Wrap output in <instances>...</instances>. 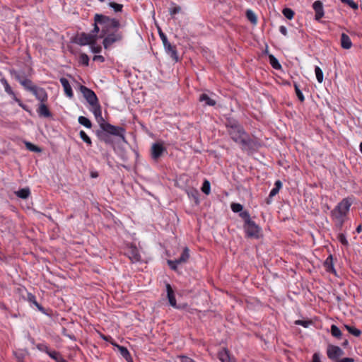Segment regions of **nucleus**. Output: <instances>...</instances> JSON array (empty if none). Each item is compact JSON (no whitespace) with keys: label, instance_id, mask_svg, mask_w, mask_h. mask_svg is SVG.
Here are the masks:
<instances>
[{"label":"nucleus","instance_id":"393cba45","mask_svg":"<svg viewBox=\"0 0 362 362\" xmlns=\"http://www.w3.org/2000/svg\"><path fill=\"white\" fill-rule=\"evenodd\" d=\"M324 266L326 270L329 272H334V268L333 265V258L332 255H329L324 262Z\"/></svg>","mask_w":362,"mask_h":362},{"label":"nucleus","instance_id":"09e8293b","mask_svg":"<svg viewBox=\"0 0 362 362\" xmlns=\"http://www.w3.org/2000/svg\"><path fill=\"white\" fill-rule=\"evenodd\" d=\"M91 49L94 53H99L102 50V47L100 45H96V42L95 44L90 45Z\"/></svg>","mask_w":362,"mask_h":362},{"label":"nucleus","instance_id":"7c9ffc66","mask_svg":"<svg viewBox=\"0 0 362 362\" xmlns=\"http://www.w3.org/2000/svg\"><path fill=\"white\" fill-rule=\"evenodd\" d=\"M282 13L286 18L289 20H291L294 16V11L290 8H284L282 11Z\"/></svg>","mask_w":362,"mask_h":362},{"label":"nucleus","instance_id":"0e129e2a","mask_svg":"<svg viewBox=\"0 0 362 362\" xmlns=\"http://www.w3.org/2000/svg\"><path fill=\"white\" fill-rule=\"evenodd\" d=\"M349 344V341L347 339H346L343 343H342V346L346 347V346H348Z\"/></svg>","mask_w":362,"mask_h":362},{"label":"nucleus","instance_id":"bb28decb","mask_svg":"<svg viewBox=\"0 0 362 362\" xmlns=\"http://www.w3.org/2000/svg\"><path fill=\"white\" fill-rule=\"evenodd\" d=\"M346 329L354 337H359L361 334V331L356 327L348 325H344Z\"/></svg>","mask_w":362,"mask_h":362},{"label":"nucleus","instance_id":"864d4df0","mask_svg":"<svg viewBox=\"0 0 362 362\" xmlns=\"http://www.w3.org/2000/svg\"><path fill=\"white\" fill-rule=\"evenodd\" d=\"M279 190L275 187H274L271 191H270V193H269V198H272L273 197H274L275 195H276L278 193H279Z\"/></svg>","mask_w":362,"mask_h":362},{"label":"nucleus","instance_id":"7ed1b4c3","mask_svg":"<svg viewBox=\"0 0 362 362\" xmlns=\"http://www.w3.org/2000/svg\"><path fill=\"white\" fill-rule=\"evenodd\" d=\"M100 129L98 131V139L106 144H112V140L110 135L119 136L123 141H125V129L120 127L112 125L103 119L100 124Z\"/></svg>","mask_w":362,"mask_h":362},{"label":"nucleus","instance_id":"0eeeda50","mask_svg":"<svg viewBox=\"0 0 362 362\" xmlns=\"http://www.w3.org/2000/svg\"><path fill=\"white\" fill-rule=\"evenodd\" d=\"M189 258V250L187 247H185L180 257L175 260H168V264L174 271H176L178 265L185 264Z\"/></svg>","mask_w":362,"mask_h":362},{"label":"nucleus","instance_id":"603ef678","mask_svg":"<svg viewBox=\"0 0 362 362\" xmlns=\"http://www.w3.org/2000/svg\"><path fill=\"white\" fill-rule=\"evenodd\" d=\"M311 362H322L320 358V355L318 353H315L313 356Z\"/></svg>","mask_w":362,"mask_h":362},{"label":"nucleus","instance_id":"e2e57ef3","mask_svg":"<svg viewBox=\"0 0 362 362\" xmlns=\"http://www.w3.org/2000/svg\"><path fill=\"white\" fill-rule=\"evenodd\" d=\"M356 232H357L358 233H361V230H362V227H361V225H359V226L356 228Z\"/></svg>","mask_w":362,"mask_h":362},{"label":"nucleus","instance_id":"c85d7f7f","mask_svg":"<svg viewBox=\"0 0 362 362\" xmlns=\"http://www.w3.org/2000/svg\"><path fill=\"white\" fill-rule=\"evenodd\" d=\"M269 63L271 66L275 69H280L281 68V65L279 62L278 59L272 54L269 56Z\"/></svg>","mask_w":362,"mask_h":362},{"label":"nucleus","instance_id":"f8f14e48","mask_svg":"<svg viewBox=\"0 0 362 362\" xmlns=\"http://www.w3.org/2000/svg\"><path fill=\"white\" fill-rule=\"evenodd\" d=\"M125 254L132 262H137L141 259L139 250L135 246L131 245L128 247L125 251Z\"/></svg>","mask_w":362,"mask_h":362},{"label":"nucleus","instance_id":"473e14b6","mask_svg":"<svg viewBox=\"0 0 362 362\" xmlns=\"http://www.w3.org/2000/svg\"><path fill=\"white\" fill-rule=\"evenodd\" d=\"M78 122L81 124L83 125L84 127H86L87 128H90L91 127V122H90V121L88 118H86V117H85L83 116H80L78 117Z\"/></svg>","mask_w":362,"mask_h":362},{"label":"nucleus","instance_id":"680f3d73","mask_svg":"<svg viewBox=\"0 0 362 362\" xmlns=\"http://www.w3.org/2000/svg\"><path fill=\"white\" fill-rule=\"evenodd\" d=\"M90 176L93 178H95L98 176V173L97 172H91Z\"/></svg>","mask_w":362,"mask_h":362},{"label":"nucleus","instance_id":"f03ea898","mask_svg":"<svg viewBox=\"0 0 362 362\" xmlns=\"http://www.w3.org/2000/svg\"><path fill=\"white\" fill-rule=\"evenodd\" d=\"M226 127L231 139L239 144L243 150H252V148L256 146V142L251 139L243 126L235 119L230 117L227 118Z\"/></svg>","mask_w":362,"mask_h":362},{"label":"nucleus","instance_id":"f3484780","mask_svg":"<svg viewBox=\"0 0 362 362\" xmlns=\"http://www.w3.org/2000/svg\"><path fill=\"white\" fill-rule=\"evenodd\" d=\"M62 86L64 88V90L65 94L70 98L74 96L72 88L69 84V81L66 78H61L59 79Z\"/></svg>","mask_w":362,"mask_h":362},{"label":"nucleus","instance_id":"338daca9","mask_svg":"<svg viewBox=\"0 0 362 362\" xmlns=\"http://www.w3.org/2000/svg\"><path fill=\"white\" fill-rule=\"evenodd\" d=\"M43 116H45V117H49V116H51L52 115H48V114H46V115H42Z\"/></svg>","mask_w":362,"mask_h":362},{"label":"nucleus","instance_id":"2f4dec72","mask_svg":"<svg viewBox=\"0 0 362 362\" xmlns=\"http://www.w3.org/2000/svg\"><path fill=\"white\" fill-rule=\"evenodd\" d=\"M246 16L252 23L255 24L257 23V16L252 11L247 10L246 11Z\"/></svg>","mask_w":362,"mask_h":362},{"label":"nucleus","instance_id":"8fccbe9b","mask_svg":"<svg viewBox=\"0 0 362 362\" xmlns=\"http://www.w3.org/2000/svg\"><path fill=\"white\" fill-rule=\"evenodd\" d=\"M181 11V8L179 6H175L170 9V15H175L178 13H180Z\"/></svg>","mask_w":362,"mask_h":362},{"label":"nucleus","instance_id":"6e6d98bb","mask_svg":"<svg viewBox=\"0 0 362 362\" xmlns=\"http://www.w3.org/2000/svg\"><path fill=\"white\" fill-rule=\"evenodd\" d=\"M354 359L353 358H341V359H338L337 361L335 362H354Z\"/></svg>","mask_w":362,"mask_h":362},{"label":"nucleus","instance_id":"58836bf2","mask_svg":"<svg viewBox=\"0 0 362 362\" xmlns=\"http://www.w3.org/2000/svg\"><path fill=\"white\" fill-rule=\"evenodd\" d=\"M240 216L244 219L245 221V224L252 221L251 218H250V214L248 211H242L240 213Z\"/></svg>","mask_w":362,"mask_h":362},{"label":"nucleus","instance_id":"412c9836","mask_svg":"<svg viewBox=\"0 0 362 362\" xmlns=\"http://www.w3.org/2000/svg\"><path fill=\"white\" fill-rule=\"evenodd\" d=\"M0 81L1 83V84L4 86V89H5V91L10 95H11L13 97V98L17 101H19L14 92L13 91L11 87L10 86V85L8 84L7 80L5 78H2L0 79Z\"/></svg>","mask_w":362,"mask_h":362},{"label":"nucleus","instance_id":"39448f33","mask_svg":"<svg viewBox=\"0 0 362 362\" xmlns=\"http://www.w3.org/2000/svg\"><path fill=\"white\" fill-rule=\"evenodd\" d=\"M80 90L89 105L92 107L93 113H101L100 106L98 104L95 93L85 86H80Z\"/></svg>","mask_w":362,"mask_h":362},{"label":"nucleus","instance_id":"dca6fc26","mask_svg":"<svg viewBox=\"0 0 362 362\" xmlns=\"http://www.w3.org/2000/svg\"><path fill=\"white\" fill-rule=\"evenodd\" d=\"M199 101L202 104V106H214L216 105V100L211 98L206 93H202L199 95Z\"/></svg>","mask_w":362,"mask_h":362},{"label":"nucleus","instance_id":"ddd939ff","mask_svg":"<svg viewBox=\"0 0 362 362\" xmlns=\"http://www.w3.org/2000/svg\"><path fill=\"white\" fill-rule=\"evenodd\" d=\"M32 69H30L28 74H26L25 71L21 70L17 71L15 69H11L10 74L12 76L15 78L16 81H18L19 83H21V81H23V79H25L26 78L32 75Z\"/></svg>","mask_w":362,"mask_h":362},{"label":"nucleus","instance_id":"a18cd8bd","mask_svg":"<svg viewBox=\"0 0 362 362\" xmlns=\"http://www.w3.org/2000/svg\"><path fill=\"white\" fill-rule=\"evenodd\" d=\"M339 241L344 245L347 246L349 245L348 240L344 233H339L337 237Z\"/></svg>","mask_w":362,"mask_h":362},{"label":"nucleus","instance_id":"a19ab883","mask_svg":"<svg viewBox=\"0 0 362 362\" xmlns=\"http://www.w3.org/2000/svg\"><path fill=\"white\" fill-rule=\"evenodd\" d=\"M81 139L86 142L88 145H91L92 142L89 136L86 134V132L81 130L79 133Z\"/></svg>","mask_w":362,"mask_h":362},{"label":"nucleus","instance_id":"5701e85b","mask_svg":"<svg viewBox=\"0 0 362 362\" xmlns=\"http://www.w3.org/2000/svg\"><path fill=\"white\" fill-rule=\"evenodd\" d=\"M117 347L121 356L123 358H124L128 362H131L132 357L128 349L126 347L119 345H117Z\"/></svg>","mask_w":362,"mask_h":362},{"label":"nucleus","instance_id":"6e6552de","mask_svg":"<svg viewBox=\"0 0 362 362\" xmlns=\"http://www.w3.org/2000/svg\"><path fill=\"white\" fill-rule=\"evenodd\" d=\"M244 230L247 237L259 238L261 228L255 223V221H252L244 224Z\"/></svg>","mask_w":362,"mask_h":362},{"label":"nucleus","instance_id":"774afa93","mask_svg":"<svg viewBox=\"0 0 362 362\" xmlns=\"http://www.w3.org/2000/svg\"><path fill=\"white\" fill-rule=\"evenodd\" d=\"M23 109H24L25 111H28V109H26L25 106H23Z\"/></svg>","mask_w":362,"mask_h":362},{"label":"nucleus","instance_id":"cd10ccee","mask_svg":"<svg viewBox=\"0 0 362 362\" xmlns=\"http://www.w3.org/2000/svg\"><path fill=\"white\" fill-rule=\"evenodd\" d=\"M330 332H331L332 335L337 339H339L342 337V333H341V330L335 325H332Z\"/></svg>","mask_w":362,"mask_h":362},{"label":"nucleus","instance_id":"1a4fd4ad","mask_svg":"<svg viewBox=\"0 0 362 362\" xmlns=\"http://www.w3.org/2000/svg\"><path fill=\"white\" fill-rule=\"evenodd\" d=\"M96 42V37L95 35L81 33L75 40V42L81 46L87 45L95 44Z\"/></svg>","mask_w":362,"mask_h":362},{"label":"nucleus","instance_id":"e433bc0d","mask_svg":"<svg viewBox=\"0 0 362 362\" xmlns=\"http://www.w3.org/2000/svg\"><path fill=\"white\" fill-rule=\"evenodd\" d=\"M294 88H295V92H296V94L298 100L300 102H303L305 100L302 91L300 90L299 86L296 83H294Z\"/></svg>","mask_w":362,"mask_h":362},{"label":"nucleus","instance_id":"bf43d9fd","mask_svg":"<svg viewBox=\"0 0 362 362\" xmlns=\"http://www.w3.org/2000/svg\"><path fill=\"white\" fill-rule=\"evenodd\" d=\"M280 33L284 35V36L287 35V29L285 26H281L279 28Z\"/></svg>","mask_w":362,"mask_h":362},{"label":"nucleus","instance_id":"9d476101","mask_svg":"<svg viewBox=\"0 0 362 362\" xmlns=\"http://www.w3.org/2000/svg\"><path fill=\"white\" fill-rule=\"evenodd\" d=\"M327 357L334 361H337L344 354V351L337 346L329 344L327 349Z\"/></svg>","mask_w":362,"mask_h":362},{"label":"nucleus","instance_id":"423d86ee","mask_svg":"<svg viewBox=\"0 0 362 362\" xmlns=\"http://www.w3.org/2000/svg\"><path fill=\"white\" fill-rule=\"evenodd\" d=\"M31 93L40 102L37 109V113H50L45 103L48 98L46 90L43 88L36 86Z\"/></svg>","mask_w":362,"mask_h":362},{"label":"nucleus","instance_id":"a211bd4d","mask_svg":"<svg viewBox=\"0 0 362 362\" xmlns=\"http://www.w3.org/2000/svg\"><path fill=\"white\" fill-rule=\"evenodd\" d=\"M167 296L169 303L171 306L177 308L175 296L171 286L168 284H166Z\"/></svg>","mask_w":362,"mask_h":362},{"label":"nucleus","instance_id":"2eb2a0df","mask_svg":"<svg viewBox=\"0 0 362 362\" xmlns=\"http://www.w3.org/2000/svg\"><path fill=\"white\" fill-rule=\"evenodd\" d=\"M313 8L315 12V19L320 21L324 16L322 3L320 1H315L313 4Z\"/></svg>","mask_w":362,"mask_h":362},{"label":"nucleus","instance_id":"c03bdc74","mask_svg":"<svg viewBox=\"0 0 362 362\" xmlns=\"http://www.w3.org/2000/svg\"><path fill=\"white\" fill-rule=\"evenodd\" d=\"M14 354L18 362H23L25 356V353L23 351H16L14 352Z\"/></svg>","mask_w":362,"mask_h":362},{"label":"nucleus","instance_id":"49530a36","mask_svg":"<svg viewBox=\"0 0 362 362\" xmlns=\"http://www.w3.org/2000/svg\"><path fill=\"white\" fill-rule=\"evenodd\" d=\"M36 347L39 351L45 352L46 354L49 351L48 346L45 344H38Z\"/></svg>","mask_w":362,"mask_h":362},{"label":"nucleus","instance_id":"f257e3e1","mask_svg":"<svg viewBox=\"0 0 362 362\" xmlns=\"http://www.w3.org/2000/svg\"><path fill=\"white\" fill-rule=\"evenodd\" d=\"M94 28L90 34L95 35L97 37V34L100 32L99 37L103 38V45L105 49L123 40L124 35L119 30L121 24L119 20L96 13L94 16Z\"/></svg>","mask_w":362,"mask_h":362},{"label":"nucleus","instance_id":"c9c22d12","mask_svg":"<svg viewBox=\"0 0 362 362\" xmlns=\"http://www.w3.org/2000/svg\"><path fill=\"white\" fill-rule=\"evenodd\" d=\"M79 63L84 66H88V64H89L88 56L85 53H81L79 56Z\"/></svg>","mask_w":362,"mask_h":362},{"label":"nucleus","instance_id":"5fc2aeb1","mask_svg":"<svg viewBox=\"0 0 362 362\" xmlns=\"http://www.w3.org/2000/svg\"><path fill=\"white\" fill-rule=\"evenodd\" d=\"M93 61H98V62H105V58L102 55H95L93 57Z\"/></svg>","mask_w":362,"mask_h":362},{"label":"nucleus","instance_id":"4c0bfd02","mask_svg":"<svg viewBox=\"0 0 362 362\" xmlns=\"http://www.w3.org/2000/svg\"><path fill=\"white\" fill-rule=\"evenodd\" d=\"M202 191L206 194H209L211 192V185L210 182L208 180H204L202 187Z\"/></svg>","mask_w":362,"mask_h":362},{"label":"nucleus","instance_id":"c756f323","mask_svg":"<svg viewBox=\"0 0 362 362\" xmlns=\"http://www.w3.org/2000/svg\"><path fill=\"white\" fill-rule=\"evenodd\" d=\"M30 190L28 188L21 189L16 192V195L22 199H26L30 195Z\"/></svg>","mask_w":362,"mask_h":362},{"label":"nucleus","instance_id":"4468645a","mask_svg":"<svg viewBox=\"0 0 362 362\" xmlns=\"http://www.w3.org/2000/svg\"><path fill=\"white\" fill-rule=\"evenodd\" d=\"M165 52L171 57L175 62L179 61V56L175 45H172L170 42L164 46Z\"/></svg>","mask_w":362,"mask_h":362},{"label":"nucleus","instance_id":"b1692460","mask_svg":"<svg viewBox=\"0 0 362 362\" xmlns=\"http://www.w3.org/2000/svg\"><path fill=\"white\" fill-rule=\"evenodd\" d=\"M218 358L222 362H234L230 357L228 351L223 349L218 353Z\"/></svg>","mask_w":362,"mask_h":362},{"label":"nucleus","instance_id":"20e7f679","mask_svg":"<svg viewBox=\"0 0 362 362\" xmlns=\"http://www.w3.org/2000/svg\"><path fill=\"white\" fill-rule=\"evenodd\" d=\"M351 202L346 198L343 199L331 211V217L336 228L341 230L350 210Z\"/></svg>","mask_w":362,"mask_h":362},{"label":"nucleus","instance_id":"3c124183","mask_svg":"<svg viewBox=\"0 0 362 362\" xmlns=\"http://www.w3.org/2000/svg\"><path fill=\"white\" fill-rule=\"evenodd\" d=\"M26 146H27L28 148L32 151H35V152L40 151V149L37 146H36L30 143H27Z\"/></svg>","mask_w":362,"mask_h":362},{"label":"nucleus","instance_id":"9b49d317","mask_svg":"<svg viewBox=\"0 0 362 362\" xmlns=\"http://www.w3.org/2000/svg\"><path fill=\"white\" fill-rule=\"evenodd\" d=\"M164 151H165V148L163 146L162 144H153L151 148V156L152 159L157 160L162 156Z\"/></svg>","mask_w":362,"mask_h":362},{"label":"nucleus","instance_id":"052dcab7","mask_svg":"<svg viewBox=\"0 0 362 362\" xmlns=\"http://www.w3.org/2000/svg\"><path fill=\"white\" fill-rule=\"evenodd\" d=\"M282 187V183L280 180H276L274 184V187L280 190Z\"/></svg>","mask_w":362,"mask_h":362},{"label":"nucleus","instance_id":"de8ad7c7","mask_svg":"<svg viewBox=\"0 0 362 362\" xmlns=\"http://www.w3.org/2000/svg\"><path fill=\"white\" fill-rule=\"evenodd\" d=\"M159 36L163 42V46H165L170 42L168 40L167 36L160 30Z\"/></svg>","mask_w":362,"mask_h":362},{"label":"nucleus","instance_id":"ea45409f","mask_svg":"<svg viewBox=\"0 0 362 362\" xmlns=\"http://www.w3.org/2000/svg\"><path fill=\"white\" fill-rule=\"evenodd\" d=\"M110 7L113 8L115 12H121L122 11L123 5L115 2L109 3Z\"/></svg>","mask_w":362,"mask_h":362},{"label":"nucleus","instance_id":"a878e982","mask_svg":"<svg viewBox=\"0 0 362 362\" xmlns=\"http://www.w3.org/2000/svg\"><path fill=\"white\" fill-rule=\"evenodd\" d=\"M28 300L33 303L40 311L45 313L44 308L42 305H40L36 300V298L32 293L28 294Z\"/></svg>","mask_w":362,"mask_h":362},{"label":"nucleus","instance_id":"13d9d810","mask_svg":"<svg viewBox=\"0 0 362 362\" xmlns=\"http://www.w3.org/2000/svg\"><path fill=\"white\" fill-rule=\"evenodd\" d=\"M309 323H310L309 322H307V321H303V320H298V321L296 322V324H297V325H302V326H303V327H307L308 326V324H309Z\"/></svg>","mask_w":362,"mask_h":362},{"label":"nucleus","instance_id":"4d7b16f0","mask_svg":"<svg viewBox=\"0 0 362 362\" xmlns=\"http://www.w3.org/2000/svg\"><path fill=\"white\" fill-rule=\"evenodd\" d=\"M180 361L181 362H195L192 358L187 357V356H181L180 357Z\"/></svg>","mask_w":362,"mask_h":362},{"label":"nucleus","instance_id":"6ab92c4d","mask_svg":"<svg viewBox=\"0 0 362 362\" xmlns=\"http://www.w3.org/2000/svg\"><path fill=\"white\" fill-rule=\"evenodd\" d=\"M185 192L188 195L189 198L193 199L197 204L199 203V192L197 189H194L193 187H189L186 189Z\"/></svg>","mask_w":362,"mask_h":362},{"label":"nucleus","instance_id":"72a5a7b5","mask_svg":"<svg viewBox=\"0 0 362 362\" xmlns=\"http://www.w3.org/2000/svg\"><path fill=\"white\" fill-rule=\"evenodd\" d=\"M47 354L56 362H58L59 359L62 358L60 354L56 351L49 350Z\"/></svg>","mask_w":362,"mask_h":362},{"label":"nucleus","instance_id":"f704fd0d","mask_svg":"<svg viewBox=\"0 0 362 362\" xmlns=\"http://www.w3.org/2000/svg\"><path fill=\"white\" fill-rule=\"evenodd\" d=\"M315 72L317 81L319 83H322L323 81V72L322 69L319 66H316L315 67Z\"/></svg>","mask_w":362,"mask_h":362},{"label":"nucleus","instance_id":"69168bd1","mask_svg":"<svg viewBox=\"0 0 362 362\" xmlns=\"http://www.w3.org/2000/svg\"><path fill=\"white\" fill-rule=\"evenodd\" d=\"M58 362H66V361L64 358H62L59 359Z\"/></svg>","mask_w":362,"mask_h":362},{"label":"nucleus","instance_id":"4be33fe9","mask_svg":"<svg viewBox=\"0 0 362 362\" xmlns=\"http://www.w3.org/2000/svg\"><path fill=\"white\" fill-rule=\"evenodd\" d=\"M21 85L25 88V90H26L27 91H29V92H32L33 90V89L37 86L36 85H35L33 83V82L26 78L25 79H23V81H21V83H20Z\"/></svg>","mask_w":362,"mask_h":362},{"label":"nucleus","instance_id":"37998d69","mask_svg":"<svg viewBox=\"0 0 362 362\" xmlns=\"http://www.w3.org/2000/svg\"><path fill=\"white\" fill-rule=\"evenodd\" d=\"M342 3L347 4L353 9H358V4L354 2L353 0H340Z\"/></svg>","mask_w":362,"mask_h":362},{"label":"nucleus","instance_id":"aec40b11","mask_svg":"<svg viewBox=\"0 0 362 362\" xmlns=\"http://www.w3.org/2000/svg\"><path fill=\"white\" fill-rule=\"evenodd\" d=\"M341 46L346 49H350L352 46L351 40L346 33H342L341 35Z\"/></svg>","mask_w":362,"mask_h":362},{"label":"nucleus","instance_id":"79ce46f5","mask_svg":"<svg viewBox=\"0 0 362 362\" xmlns=\"http://www.w3.org/2000/svg\"><path fill=\"white\" fill-rule=\"evenodd\" d=\"M230 207L232 211L235 213L241 212L243 209V205L238 203H233Z\"/></svg>","mask_w":362,"mask_h":362}]
</instances>
